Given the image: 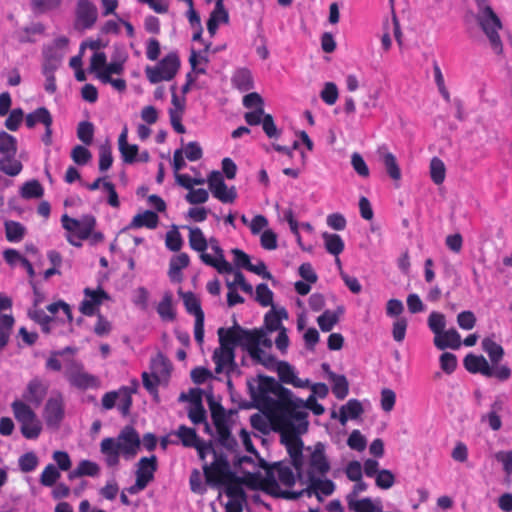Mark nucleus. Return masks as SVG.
Wrapping results in <instances>:
<instances>
[{
  "mask_svg": "<svg viewBox=\"0 0 512 512\" xmlns=\"http://www.w3.org/2000/svg\"><path fill=\"white\" fill-rule=\"evenodd\" d=\"M141 445L139 433L132 426H125L116 438L107 437L100 443V452L104 456L108 467H116L120 462V455L125 460H132L138 453Z\"/></svg>",
  "mask_w": 512,
  "mask_h": 512,
  "instance_id": "obj_1",
  "label": "nucleus"
},
{
  "mask_svg": "<svg viewBox=\"0 0 512 512\" xmlns=\"http://www.w3.org/2000/svg\"><path fill=\"white\" fill-rule=\"evenodd\" d=\"M252 399L260 406L271 402L269 394L277 397V405L283 412L287 400L291 398V390L282 386L273 377L259 375L254 382H248Z\"/></svg>",
  "mask_w": 512,
  "mask_h": 512,
  "instance_id": "obj_2",
  "label": "nucleus"
},
{
  "mask_svg": "<svg viewBox=\"0 0 512 512\" xmlns=\"http://www.w3.org/2000/svg\"><path fill=\"white\" fill-rule=\"evenodd\" d=\"M317 476L309 479L299 480L302 484H307V488L301 491L281 490L274 478H268L266 483L269 493L288 500H297L307 492L309 495L314 494L319 501L322 500L321 494L325 496L331 495L335 490V483L330 479H322Z\"/></svg>",
  "mask_w": 512,
  "mask_h": 512,
  "instance_id": "obj_3",
  "label": "nucleus"
},
{
  "mask_svg": "<svg viewBox=\"0 0 512 512\" xmlns=\"http://www.w3.org/2000/svg\"><path fill=\"white\" fill-rule=\"evenodd\" d=\"M305 409L312 410L315 415H321L324 413V407L317 402V399L313 394H310L304 401L301 398L296 397L291 391V398L287 400L282 413L285 417L294 419L295 422H299L300 431H307L308 413Z\"/></svg>",
  "mask_w": 512,
  "mask_h": 512,
  "instance_id": "obj_4",
  "label": "nucleus"
},
{
  "mask_svg": "<svg viewBox=\"0 0 512 512\" xmlns=\"http://www.w3.org/2000/svg\"><path fill=\"white\" fill-rule=\"evenodd\" d=\"M62 227L67 231L66 240L74 247H82V242L87 240L96 226V219L92 215H84L81 219L70 217L68 214L61 216Z\"/></svg>",
  "mask_w": 512,
  "mask_h": 512,
  "instance_id": "obj_5",
  "label": "nucleus"
},
{
  "mask_svg": "<svg viewBox=\"0 0 512 512\" xmlns=\"http://www.w3.org/2000/svg\"><path fill=\"white\" fill-rule=\"evenodd\" d=\"M15 419L20 423V431L26 439L34 440L39 437L42 431L41 421L34 410L21 400H14L11 403Z\"/></svg>",
  "mask_w": 512,
  "mask_h": 512,
  "instance_id": "obj_6",
  "label": "nucleus"
},
{
  "mask_svg": "<svg viewBox=\"0 0 512 512\" xmlns=\"http://www.w3.org/2000/svg\"><path fill=\"white\" fill-rule=\"evenodd\" d=\"M218 336L220 347L215 349L212 355V360L215 363V373H225L228 376L227 385L228 387H232L230 375L237 370L235 348L226 339L224 335V328L218 329Z\"/></svg>",
  "mask_w": 512,
  "mask_h": 512,
  "instance_id": "obj_7",
  "label": "nucleus"
},
{
  "mask_svg": "<svg viewBox=\"0 0 512 512\" xmlns=\"http://www.w3.org/2000/svg\"><path fill=\"white\" fill-rule=\"evenodd\" d=\"M138 381H131L129 386H121L118 390L109 391L102 397L101 404L104 410H111L115 406L123 416L130 413L132 406V395L137 392Z\"/></svg>",
  "mask_w": 512,
  "mask_h": 512,
  "instance_id": "obj_8",
  "label": "nucleus"
},
{
  "mask_svg": "<svg viewBox=\"0 0 512 512\" xmlns=\"http://www.w3.org/2000/svg\"><path fill=\"white\" fill-rule=\"evenodd\" d=\"M477 21L489 39L493 51L496 54H501L503 51V45L498 31L502 28V24L499 17L490 6H486L479 13Z\"/></svg>",
  "mask_w": 512,
  "mask_h": 512,
  "instance_id": "obj_9",
  "label": "nucleus"
},
{
  "mask_svg": "<svg viewBox=\"0 0 512 512\" xmlns=\"http://www.w3.org/2000/svg\"><path fill=\"white\" fill-rule=\"evenodd\" d=\"M180 67L177 53L171 52L163 57L154 67H147L145 72L148 80L153 83L172 80Z\"/></svg>",
  "mask_w": 512,
  "mask_h": 512,
  "instance_id": "obj_10",
  "label": "nucleus"
},
{
  "mask_svg": "<svg viewBox=\"0 0 512 512\" xmlns=\"http://www.w3.org/2000/svg\"><path fill=\"white\" fill-rule=\"evenodd\" d=\"M224 335L234 348L241 346L248 354L261 344V335L257 331L245 329L236 321L232 327L224 328Z\"/></svg>",
  "mask_w": 512,
  "mask_h": 512,
  "instance_id": "obj_11",
  "label": "nucleus"
},
{
  "mask_svg": "<svg viewBox=\"0 0 512 512\" xmlns=\"http://www.w3.org/2000/svg\"><path fill=\"white\" fill-rule=\"evenodd\" d=\"M157 470V458L155 455L150 457H142L137 463L136 481L128 491L135 494L144 490L149 482L154 479V473Z\"/></svg>",
  "mask_w": 512,
  "mask_h": 512,
  "instance_id": "obj_12",
  "label": "nucleus"
},
{
  "mask_svg": "<svg viewBox=\"0 0 512 512\" xmlns=\"http://www.w3.org/2000/svg\"><path fill=\"white\" fill-rule=\"evenodd\" d=\"M308 470L304 472V479L325 476L330 471V463L325 454V445L321 442L315 444L308 461Z\"/></svg>",
  "mask_w": 512,
  "mask_h": 512,
  "instance_id": "obj_13",
  "label": "nucleus"
},
{
  "mask_svg": "<svg viewBox=\"0 0 512 512\" xmlns=\"http://www.w3.org/2000/svg\"><path fill=\"white\" fill-rule=\"evenodd\" d=\"M208 247L214 252L215 256H211L210 254H200L201 261L213 267L217 270L218 273L221 274H229L233 271V266L225 259L224 251L221 248L218 240L214 237H211L208 240Z\"/></svg>",
  "mask_w": 512,
  "mask_h": 512,
  "instance_id": "obj_14",
  "label": "nucleus"
},
{
  "mask_svg": "<svg viewBox=\"0 0 512 512\" xmlns=\"http://www.w3.org/2000/svg\"><path fill=\"white\" fill-rule=\"evenodd\" d=\"M47 392L48 384L39 377H34L28 382L22 394V401L29 406L32 405L38 408L45 399Z\"/></svg>",
  "mask_w": 512,
  "mask_h": 512,
  "instance_id": "obj_15",
  "label": "nucleus"
},
{
  "mask_svg": "<svg viewBox=\"0 0 512 512\" xmlns=\"http://www.w3.org/2000/svg\"><path fill=\"white\" fill-rule=\"evenodd\" d=\"M64 413V402L61 394L47 400L43 416L48 427L58 428L64 418Z\"/></svg>",
  "mask_w": 512,
  "mask_h": 512,
  "instance_id": "obj_16",
  "label": "nucleus"
},
{
  "mask_svg": "<svg viewBox=\"0 0 512 512\" xmlns=\"http://www.w3.org/2000/svg\"><path fill=\"white\" fill-rule=\"evenodd\" d=\"M75 15L78 28L90 29L97 20V8L90 0H78Z\"/></svg>",
  "mask_w": 512,
  "mask_h": 512,
  "instance_id": "obj_17",
  "label": "nucleus"
},
{
  "mask_svg": "<svg viewBox=\"0 0 512 512\" xmlns=\"http://www.w3.org/2000/svg\"><path fill=\"white\" fill-rule=\"evenodd\" d=\"M228 470L229 462L227 457L223 454H218L217 451L213 454L212 463L203 465L204 475L209 484L218 483V476L225 474Z\"/></svg>",
  "mask_w": 512,
  "mask_h": 512,
  "instance_id": "obj_18",
  "label": "nucleus"
},
{
  "mask_svg": "<svg viewBox=\"0 0 512 512\" xmlns=\"http://www.w3.org/2000/svg\"><path fill=\"white\" fill-rule=\"evenodd\" d=\"M273 371L277 372L282 383L293 385L296 388H306L310 385L308 379L298 378L295 368L286 361H279Z\"/></svg>",
  "mask_w": 512,
  "mask_h": 512,
  "instance_id": "obj_19",
  "label": "nucleus"
},
{
  "mask_svg": "<svg viewBox=\"0 0 512 512\" xmlns=\"http://www.w3.org/2000/svg\"><path fill=\"white\" fill-rule=\"evenodd\" d=\"M70 362L71 367L76 369L75 371L67 372V379L72 386L83 390L96 386V377L86 372L80 371L81 365L74 360H71Z\"/></svg>",
  "mask_w": 512,
  "mask_h": 512,
  "instance_id": "obj_20",
  "label": "nucleus"
},
{
  "mask_svg": "<svg viewBox=\"0 0 512 512\" xmlns=\"http://www.w3.org/2000/svg\"><path fill=\"white\" fill-rule=\"evenodd\" d=\"M377 153L379 155L380 161L385 167L388 176L392 180H400L402 173L395 155L388 150L386 145L380 146Z\"/></svg>",
  "mask_w": 512,
  "mask_h": 512,
  "instance_id": "obj_21",
  "label": "nucleus"
},
{
  "mask_svg": "<svg viewBox=\"0 0 512 512\" xmlns=\"http://www.w3.org/2000/svg\"><path fill=\"white\" fill-rule=\"evenodd\" d=\"M118 149L121 154L122 161L125 164H134L137 162L139 147L136 144L128 143V129L126 126L119 135Z\"/></svg>",
  "mask_w": 512,
  "mask_h": 512,
  "instance_id": "obj_22",
  "label": "nucleus"
},
{
  "mask_svg": "<svg viewBox=\"0 0 512 512\" xmlns=\"http://www.w3.org/2000/svg\"><path fill=\"white\" fill-rule=\"evenodd\" d=\"M464 367L470 373H480L485 377L491 374V366L482 355L468 354L464 358Z\"/></svg>",
  "mask_w": 512,
  "mask_h": 512,
  "instance_id": "obj_23",
  "label": "nucleus"
},
{
  "mask_svg": "<svg viewBox=\"0 0 512 512\" xmlns=\"http://www.w3.org/2000/svg\"><path fill=\"white\" fill-rule=\"evenodd\" d=\"M434 345L439 350L447 348L457 350L461 346V336L456 329L445 330L440 336L434 337Z\"/></svg>",
  "mask_w": 512,
  "mask_h": 512,
  "instance_id": "obj_24",
  "label": "nucleus"
},
{
  "mask_svg": "<svg viewBox=\"0 0 512 512\" xmlns=\"http://www.w3.org/2000/svg\"><path fill=\"white\" fill-rule=\"evenodd\" d=\"M287 449V452L291 458V463L297 472V478L299 480L303 479V467H304V457H303V442L302 440H299L297 442H294V444H288L285 446Z\"/></svg>",
  "mask_w": 512,
  "mask_h": 512,
  "instance_id": "obj_25",
  "label": "nucleus"
},
{
  "mask_svg": "<svg viewBox=\"0 0 512 512\" xmlns=\"http://www.w3.org/2000/svg\"><path fill=\"white\" fill-rule=\"evenodd\" d=\"M233 87L241 92H247L254 87V81L251 71L248 68H238L232 78Z\"/></svg>",
  "mask_w": 512,
  "mask_h": 512,
  "instance_id": "obj_26",
  "label": "nucleus"
},
{
  "mask_svg": "<svg viewBox=\"0 0 512 512\" xmlns=\"http://www.w3.org/2000/svg\"><path fill=\"white\" fill-rule=\"evenodd\" d=\"M25 123L28 128H33L36 124L52 126L53 118L47 108L38 107L37 109L26 115Z\"/></svg>",
  "mask_w": 512,
  "mask_h": 512,
  "instance_id": "obj_27",
  "label": "nucleus"
},
{
  "mask_svg": "<svg viewBox=\"0 0 512 512\" xmlns=\"http://www.w3.org/2000/svg\"><path fill=\"white\" fill-rule=\"evenodd\" d=\"M43 67L42 72L55 73L62 62L63 54L53 47H45L43 50Z\"/></svg>",
  "mask_w": 512,
  "mask_h": 512,
  "instance_id": "obj_28",
  "label": "nucleus"
},
{
  "mask_svg": "<svg viewBox=\"0 0 512 512\" xmlns=\"http://www.w3.org/2000/svg\"><path fill=\"white\" fill-rule=\"evenodd\" d=\"M157 313L163 321L172 322L176 318V311L173 307V295L170 291L164 293L162 300L157 305Z\"/></svg>",
  "mask_w": 512,
  "mask_h": 512,
  "instance_id": "obj_29",
  "label": "nucleus"
},
{
  "mask_svg": "<svg viewBox=\"0 0 512 512\" xmlns=\"http://www.w3.org/2000/svg\"><path fill=\"white\" fill-rule=\"evenodd\" d=\"M159 217L156 212L151 210H146L143 213H138L132 219L130 224L131 228H141L146 227L149 229H155L158 225Z\"/></svg>",
  "mask_w": 512,
  "mask_h": 512,
  "instance_id": "obj_30",
  "label": "nucleus"
},
{
  "mask_svg": "<svg viewBox=\"0 0 512 512\" xmlns=\"http://www.w3.org/2000/svg\"><path fill=\"white\" fill-rule=\"evenodd\" d=\"M285 427L281 431V443L284 446H287L288 444H294V442H297L301 440L300 434L304 433L305 431L299 430V422H296V425L293 423L295 421L294 419H290L288 417Z\"/></svg>",
  "mask_w": 512,
  "mask_h": 512,
  "instance_id": "obj_31",
  "label": "nucleus"
},
{
  "mask_svg": "<svg viewBox=\"0 0 512 512\" xmlns=\"http://www.w3.org/2000/svg\"><path fill=\"white\" fill-rule=\"evenodd\" d=\"M249 356L254 363L260 364L270 371H273L279 362L275 356L264 351L260 345L250 351Z\"/></svg>",
  "mask_w": 512,
  "mask_h": 512,
  "instance_id": "obj_32",
  "label": "nucleus"
},
{
  "mask_svg": "<svg viewBox=\"0 0 512 512\" xmlns=\"http://www.w3.org/2000/svg\"><path fill=\"white\" fill-rule=\"evenodd\" d=\"M288 317L285 308L275 309L274 307L265 314L264 323L269 331H277L282 329L281 322Z\"/></svg>",
  "mask_w": 512,
  "mask_h": 512,
  "instance_id": "obj_33",
  "label": "nucleus"
},
{
  "mask_svg": "<svg viewBox=\"0 0 512 512\" xmlns=\"http://www.w3.org/2000/svg\"><path fill=\"white\" fill-rule=\"evenodd\" d=\"M6 239L11 243H18L26 235V227L17 221L7 220L4 223Z\"/></svg>",
  "mask_w": 512,
  "mask_h": 512,
  "instance_id": "obj_34",
  "label": "nucleus"
},
{
  "mask_svg": "<svg viewBox=\"0 0 512 512\" xmlns=\"http://www.w3.org/2000/svg\"><path fill=\"white\" fill-rule=\"evenodd\" d=\"M189 229L190 248L200 254H205L208 248V240L199 227H187Z\"/></svg>",
  "mask_w": 512,
  "mask_h": 512,
  "instance_id": "obj_35",
  "label": "nucleus"
},
{
  "mask_svg": "<svg viewBox=\"0 0 512 512\" xmlns=\"http://www.w3.org/2000/svg\"><path fill=\"white\" fill-rule=\"evenodd\" d=\"M322 238L328 253L338 257V255L343 252L345 244L340 235L324 232Z\"/></svg>",
  "mask_w": 512,
  "mask_h": 512,
  "instance_id": "obj_36",
  "label": "nucleus"
},
{
  "mask_svg": "<svg viewBox=\"0 0 512 512\" xmlns=\"http://www.w3.org/2000/svg\"><path fill=\"white\" fill-rule=\"evenodd\" d=\"M19 194L26 200L37 199L43 196L44 189L38 180L32 179L23 183L20 187Z\"/></svg>",
  "mask_w": 512,
  "mask_h": 512,
  "instance_id": "obj_37",
  "label": "nucleus"
},
{
  "mask_svg": "<svg viewBox=\"0 0 512 512\" xmlns=\"http://www.w3.org/2000/svg\"><path fill=\"white\" fill-rule=\"evenodd\" d=\"M362 413V404L357 399H350L340 409V422L344 424L348 419H356Z\"/></svg>",
  "mask_w": 512,
  "mask_h": 512,
  "instance_id": "obj_38",
  "label": "nucleus"
},
{
  "mask_svg": "<svg viewBox=\"0 0 512 512\" xmlns=\"http://www.w3.org/2000/svg\"><path fill=\"white\" fill-rule=\"evenodd\" d=\"M482 349L487 353L492 364L495 365L498 364L504 356L502 346L488 337L482 340Z\"/></svg>",
  "mask_w": 512,
  "mask_h": 512,
  "instance_id": "obj_39",
  "label": "nucleus"
},
{
  "mask_svg": "<svg viewBox=\"0 0 512 512\" xmlns=\"http://www.w3.org/2000/svg\"><path fill=\"white\" fill-rule=\"evenodd\" d=\"M329 380L332 382V392L337 399H344L348 395V381L344 375L329 372Z\"/></svg>",
  "mask_w": 512,
  "mask_h": 512,
  "instance_id": "obj_40",
  "label": "nucleus"
},
{
  "mask_svg": "<svg viewBox=\"0 0 512 512\" xmlns=\"http://www.w3.org/2000/svg\"><path fill=\"white\" fill-rule=\"evenodd\" d=\"M348 508L353 512H381V506H376L370 497L363 499H349Z\"/></svg>",
  "mask_w": 512,
  "mask_h": 512,
  "instance_id": "obj_41",
  "label": "nucleus"
},
{
  "mask_svg": "<svg viewBox=\"0 0 512 512\" xmlns=\"http://www.w3.org/2000/svg\"><path fill=\"white\" fill-rule=\"evenodd\" d=\"M211 46V43H208L205 46V49L203 51H196L195 49L191 50V54L189 57V63L192 67L193 72L196 74H206V68L205 67H199V63H208V58L206 56L207 52L209 51V48Z\"/></svg>",
  "mask_w": 512,
  "mask_h": 512,
  "instance_id": "obj_42",
  "label": "nucleus"
},
{
  "mask_svg": "<svg viewBox=\"0 0 512 512\" xmlns=\"http://www.w3.org/2000/svg\"><path fill=\"white\" fill-rule=\"evenodd\" d=\"M22 168V163L15 156L6 155L0 158V171L8 176H17Z\"/></svg>",
  "mask_w": 512,
  "mask_h": 512,
  "instance_id": "obj_43",
  "label": "nucleus"
},
{
  "mask_svg": "<svg viewBox=\"0 0 512 512\" xmlns=\"http://www.w3.org/2000/svg\"><path fill=\"white\" fill-rule=\"evenodd\" d=\"M279 482L287 487H292L295 484L297 473L295 474L292 468L284 463H277L274 467Z\"/></svg>",
  "mask_w": 512,
  "mask_h": 512,
  "instance_id": "obj_44",
  "label": "nucleus"
},
{
  "mask_svg": "<svg viewBox=\"0 0 512 512\" xmlns=\"http://www.w3.org/2000/svg\"><path fill=\"white\" fill-rule=\"evenodd\" d=\"M28 316L31 320H33L34 322L41 326V330L43 333H50V322L53 320V318L46 314L44 310L39 309L37 307L31 308L28 311Z\"/></svg>",
  "mask_w": 512,
  "mask_h": 512,
  "instance_id": "obj_45",
  "label": "nucleus"
},
{
  "mask_svg": "<svg viewBox=\"0 0 512 512\" xmlns=\"http://www.w3.org/2000/svg\"><path fill=\"white\" fill-rule=\"evenodd\" d=\"M16 153L17 139L6 131H0V154L16 156Z\"/></svg>",
  "mask_w": 512,
  "mask_h": 512,
  "instance_id": "obj_46",
  "label": "nucleus"
},
{
  "mask_svg": "<svg viewBox=\"0 0 512 512\" xmlns=\"http://www.w3.org/2000/svg\"><path fill=\"white\" fill-rule=\"evenodd\" d=\"M184 306L189 314L194 315L195 319L205 317L201 308L199 299L192 292L182 293Z\"/></svg>",
  "mask_w": 512,
  "mask_h": 512,
  "instance_id": "obj_47",
  "label": "nucleus"
},
{
  "mask_svg": "<svg viewBox=\"0 0 512 512\" xmlns=\"http://www.w3.org/2000/svg\"><path fill=\"white\" fill-rule=\"evenodd\" d=\"M446 176V168L444 162L438 158L433 157L430 162V177L436 185L444 182Z\"/></svg>",
  "mask_w": 512,
  "mask_h": 512,
  "instance_id": "obj_48",
  "label": "nucleus"
},
{
  "mask_svg": "<svg viewBox=\"0 0 512 512\" xmlns=\"http://www.w3.org/2000/svg\"><path fill=\"white\" fill-rule=\"evenodd\" d=\"M427 323L429 329L434 333L435 337L440 336L441 333L445 331L446 318L445 315L440 312H431L428 316Z\"/></svg>",
  "mask_w": 512,
  "mask_h": 512,
  "instance_id": "obj_49",
  "label": "nucleus"
},
{
  "mask_svg": "<svg viewBox=\"0 0 512 512\" xmlns=\"http://www.w3.org/2000/svg\"><path fill=\"white\" fill-rule=\"evenodd\" d=\"M175 434L178 436V438L181 440V443L185 447H192L193 445H196V443L200 440L196 430L185 425H180Z\"/></svg>",
  "mask_w": 512,
  "mask_h": 512,
  "instance_id": "obj_50",
  "label": "nucleus"
},
{
  "mask_svg": "<svg viewBox=\"0 0 512 512\" xmlns=\"http://www.w3.org/2000/svg\"><path fill=\"white\" fill-rule=\"evenodd\" d=\"M75 349L71 346H67L61 350L52 351L50 357L46 361V368L48 370L59 372L62 369V365L58 357H62L65 354H74Z\"/></svg>",
  "mask_w": 512,
  "mask_h": 512,
  "instance_id": "obj_51",
  "label": "nucleus"
},
{
  "mask_svg": "<svg viewBox=\"0 0 512 512\" xmlns=\"http://www.w3.org/2000/svg\"><path fill=\"white\" fill-rule=\"evenodd\" d=\"M339 316L337 312L325 310L318 318L317 323L322 332H329L337 324Z\"/></svg>",
  "mask_w": 512,
  "mask_h": 512,
  "instance_id": "obj_52",
  "label": "nucleus"
},
{
  "mask_svg": "<svg viewBox=\"0 0 512 512\" xmlns=\"http://www.w3.org/2000/svg\"><path fill=\"white\" fill-rule=\"evenodd\" d=\"M218 442L228 451H235L238 447L237 440L232 436L230 430L226 426H218Z\"/></svg>",
  "mask_w": 512,
  "mask_h": 512,
  "instance_id": "obj_53",
  "label": "nucleus"
},
{
  "mask_svg": "<svg viewBox=\"0 0 512 512\" xmlns=\"http://www.w3.org/2000/svg\"><path fill=\"white\" fill-rule=\"evenodd\" d=\"M60 476L61 474L57 467L53 464H48L40 475V483L45 487H52Z\"/></svg>",
  "mask_w": 512,
  "mask_h": 512,
  "instance_id": "obj_54",
  "label": "nucleus"
},
{
  "mask_svg": "<svg viewBox=\"0 0 512 512\" xmlns=\"http://www.w3.org/2000/svg\"><path fill=\"white\" fill-rule=\"evenodd\" d=\"M39 460L34 452H26L18 459L19 469L24 473L34 471L38 466Z\"/></svg>",
  "mask_w": 512,
  "mask_h": 512,
  "instance_id": "obj_55",
  "label": "nucleus"
},
{
  "mask_svg": "<svg viewBox=\"0 0 512 512\" xmlns=\"http://www.w3.org/2000/svg\"><path fill=\"white\" fill-rule=\"evenodd\" d=\"M375 485L382 490H388L395 484L396 478L392 471L388 469H381V471L374 477Z\"/></svg>",
  "mask_w": 512,
  "mask_h": 512,
  "instance_id": "obj_56",
  "label": "nucleus"
},
{
  "mask_svg": "<svg viewBox=\"0 0 512 512\" xmlns=\"http://www.w3.org/2000/svg\"><path fill=\"white\" fill-rule=\"evenodd\" d=\"M77 137L85 145H90L94 137V125L89 121H81L77 126Z\"/></svg>",
  "mask_w": 512,
  "mask_h": 512,
  "instance_id": "obj_57",
  "label": "nucleus"
},
{
  "mask_svg": "<svg viewBox=\"0 0 512 512\" xmlns=\"http://www.w3.org/2000/svg\"><path fill=\"white\" fill-rule=\"evenodd\" d=\"M255 300L263 307H268L272 305L273 292L266 283H261L257 285Z\"/></svg>",
  "mask_w": 512,
  "mask_h": 512,
  "instance_id": "obj_58",
  "label": "nucleus"
},
{
  "mask_svg": "<svg viewBox=\"0 0 512 512\" xmlns=\"http://www.w3.org/2000/svg\"><path fill=\"white\" fill-rule=\"evenodd\" d=\"M165 244L173 252H177L182 248L183 239L176 227L166 233Z\"/></svg>",
  "mask_w": 512,
  "mask_h": 512,
  "instance_id": "obj_59",
  "label": "nucleus"
},
{
  "mask_svg": "<svg viewBox=\"0 0 512 512\" xmlns=\"http://www.w3.org/2000/svg\"><path fill=\"white\" fill-rule=\"evenodd\" d=\"M212 195L217 198L222 203H233L237 198V192L234 186L228 188L226 184H224L223 188H217L213 190Z\"/></svg>",
  "mask_w": 512,
  "mask_h": 512,
  "instance_id": "obj_60",
  "label": "nucleus"
},
{
  "mask_svg": "<svg viewBox=\"0 0 512 512\" xmlns=\"http://www.w3.org/2000/svg\"><path fill=\"white\" fill-rule=\"evenodd\" d=\"M35 13L42 14L57 9L61 0H30Z\"/></svg>",
  "mask_w": 512,
  "mask_h": 512,
  "instance_id": "obj_61",
  "label": "nucleus"
},
{
  "mask_svg": "<svg viewBox=\"0 0 512 512\" xmlns=\"http://www.w3.org/2000/svg\"><path fill=\"white\" fill-rule=\"evenodd\" d=\"M320 97L327 105H333L338 99V88L333 82H326Z\"/></svg>",
  "mask_w": 512,
  "mask_h": 512,
  "instance_id": "obj_62",
  "label": "nucleus"
},
{
  "mask_svg": "<svg viewBox=\"0 0 512 512\" xmlns=\"http://www.w3.org/2000/svg\"><path fill=\"white\" fill-rule=\"evenodd\" d=\"M91 157L90 151L82 145H76L71 151V158L77 165H86Z\"/></svg>",
  "mask_w": 512,
  "mask_h": 512,
  "instance_id": "obj_63",
  "label": "nucleus"
},
{
  "mask_svg": "<svg viewBox=\"0 0 512 512\" xmlns=\"http://www.w3.org/2000/svg\"><path fill=\"white\" fill-rule=\"evenodd\" d=\"M363 473L362 465L357 460L350 461L345 468L347 478L353 482H359L363 477Z\"/></svg>",
  "mask_w": 512,
  "mask_h": 512,
  "instance_id": "obj_64",
  "label": "nucleus"
}]
</instances>
